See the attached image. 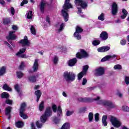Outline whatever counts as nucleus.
I'll list each match as a JSON object with an SVG mask.
<instances>
[{
	"label": "nucleus",
	"instance_id": "obj_1",
	"mask_svg": "<svg viewBox=\"0 0 129 129\" xmlns=\"http://www.w3.org/2000/svg\"><path fill=\"white\" fill-rule=\"evenodd\" d=\"M70 0H66L61 11V14L64 19L65 22H67V21H68V18H69V15H68V9H72V5L70 4Z\"/></svg>",
	"mask_w": 129,
	"mask_h": 129
},
{
	"label": "nucleus",
	"instance_id": "obj_2",
	"mask_svg": "<svg viewBox=\"0 0 129 129\" xmlns=\"http://www.w3.org/2000/svg\"><path fill=\"white\" fill-rule=\"evenodd\" d=\"M75 74L71 72H65L63 73V79L69 83L70 82H73V81L75 80Z\"/></svg>",
	"mask_w": 129,
	"mask_h": 129
},
{
	"label": "nucleus",
	"instance_id": "obj_3",
	"mask_svg": "<svg viewBox=\"0 0 129 129\" xmlns=\"http://www.w3.org/2000/svg\"><path fill=\"white\" fill-rule=\"evenodd\" d=\"M75 4L78 9V14H81V8H82V9L87 8V3L85 2L84 0H75ZM79 7H80V8H79Z\"/></svg>",
	"mask_w": 129,
	"mask_h": 129
},
{
	"label": "nucleus",
	"instance_id": "obj_4",
	"mask_svg": "<svg viewBox=\"0 0 129 129\" xmlns=\"http://www.w3.org/2000/svg\"><path fill=\"white\" fill-rule=\"evenodd\" d=\"M52 115V109L50 107L46 108L44 114L40 117V120L41 122H46L48 116H51Z\"/></svg>",
	"mask_w": 129,
	"mask_h": 129
},
{
	"label": "nucleus",
	"instance_id": "obj_5",
	"mask_svg": "<svg viewBox=\"0 0 129 129\" xmlns=\"http://www.w3.org/2000/svg\"><path fill=\"white\" fill-rule=\"evenodd\" d=\"M110 121L114 127H120L121 126V121L116 117L110 116Z\"/></svg>",
	"mask_w": 129,
	"mask_h": 129
},
{
	"label": "nucleus",
	"instance_id": "obj_6",
	"mask_svg": "<svg viewBox=\"0 0 129 129\" xmlns=\"http://www.w3.org/2000/svg\"><path fill=\"white\" fill-rule=\"evenodd\" d=\"M94 100L95 101H99V104H102L103 105H105L106 106H109V107H113L112 106V103L110 101H105L103 100H100V97L97 96L93 99L92 101Z\"/></svg>",
	"mask_w": 129,
	"mask_h": 129
},
{
	"label": "nucleus",
	"instance_id": "obj_7",
	"mask_svg": "<svg viewBox=\"0 0 129 129\" xmlns=\"http://www.w3.org/2000/svg\"><path fill=\"white\" fill-rule=\"evenodd\" d=\"M26 103H23L21 104L20 107V115L22 118H24V119H27V118H28V116L24 113V111H25L26 109Z\"/></svg>",
	"mask_w": 129,
	"mask_h": 129
},
{
	"label": "nucleus",
	"instance_id": "obj_8",
	"mask_svg": "<svg viewBox=\"0 0 129 129\" xmlns=\"http://www.w3.org/2000/svg\"><path fill=\"white\" fill-rule=\"evenodd\" d=\"M76 57H77V58H78L79 59H82L83 58H87V57H88V54L84 50L81 49L80 50V52H78L76 54Z\"/></svg>",
	"mask_w": 129,
	"mask_h": 129
},
{
	"label": "nucleus",
	"instance_id": "obj_9",
	"mask_svg": "<svg viewBox=\"0 0 129 129\" xmlns=\"http://www.w3.org/2000/svg\"><path fill=\"white\" fill-rule=\"evenodd\" d=\"M20 43L23 46L29 47V46L31 45V42L29 41V39H28L27 36H24V39L20 41Z\"/></svg>",
	"mask_w": 129,
	"mask_h": 129
},
{
	"label": "nucleus",
	"instance_id": "obj_10",
	"mask_svg": "<svg viewBox=\"0 0 129 129\" xmlns=\"http://www.w3.org/2000/svg\"><path fill=\"white\" fill-rule=\"evenodd\" d=\"M89 67L88 65H86L83 67V71L80 73L78 76V80H81L83 76L86 74V72H87V70H88Z\"/></svg>",
	"mask_w": 129,
	"mask_h": 129
},
{
	"label": "nucleus",
	"instance_id": "obj_11",
	"mask_svg": "<svg viewBox=\"0 0 129 129\" xmlns=\"http://www.w3.org/2000/svg\"><path fill=\"white\" fill-rule=\"evenodd\" d=\"M82 31L83 30L81 27L77 26L76 28V32L74 34V36L77 39V40H80V39H81V36L79 34V33H81Z\"/></svg>",
	"mask_w": 129,
	"mask_h": 129
},
{
	"label": "nucleus",
	"instance_id": "obj_12",
	"mask_svg": "<svg viewBox=\"0 0 129 129\" xmlns=\"http://www.w3.org/2000/svg\"><path fill=\"white\" fill-rule=\"evenodd\" d=\"M15 31H11L9 32V34L7 36V39L8 40L9 43H11V40H16L17 39V36L15 35Z\"/></svg>",
	"mask_w": 129,
	"mask_h": 129
},
{
	"label": "nucleus",
	"instance_id": "obj_13",
	"mask_svg": "<svg viewBox=\"0 0 129 129\" xmlns=\"http://www.w3.org/2000/svg\"><path fill=\"white\" fill-rule=\"evenodd\" d=\"M104 74V68L99 67L95 70V75L96 76H102Z\"/></svg>",
	"mask_w": 129,
	"mask_h": 129
},
{
	"label": "nucleus",
	"instance_id": "obj_14",
	"mask_svg": "<svg viewBox=\"0 0 129 129\" xmlns=\"http://www.w3.org/2000/svg\"><path fill=\"white\" fill-rule=\"evenodd\" d=\"M39 62H40V59L38 58H36L34 60L32 67L33 72H37L38 70H39Z\"/></svg>",
	"mask_w": 129,
	"mask_h": 129
},
{
	"label": "nucleus",
	"instance_id": "obj_15",
	"mask_svg": "<svg viewBox=\"0 0 129 129\" xmlns=\"http://www.w3.org/2000/svg\"><path fill=\"white\" fill-rule=\"evenodd\" d=\"M26 50H27V48L26 47H23L20 49L19 52L16 53L17 56H18V57H21V58H27V55L23 54V53H25V52H26Z\"/></svg>",
	"mask_w": 129,
	"mask_h": 129
},
{
	"label": "nucleus",
	"instance_id": "obj_16",
	"mask_svg": "<svg viewBox=\"0 0 129 129\" xmlns=\"http://www.w3.org/2000/svg\"><path fill=\"white\" fill-rule=\"evenodd\" d=\"M118 9L117 8V4L115 3H113L112 5V11L111 14L112 16H116Z\"/></svg>",
	"mask_w": 129,
	"mask_h": 129
},
{
	"label": "nucleus",
	"instance_id": "obj_17",
	"mask_svg": "<svg viewBox=\"0 0 129 129\" xmlns=\"http://www.w3.org/2000/svg\"><path fill=\"white\" fill-rule=\"evenodd\" d=\"M38 77H39L38 75H36L35 76H30L28 77V79L30 82H32L33 83H34L36 81H38V80H37V78H38Z\"/></svg>",
	"mask_w": 129,
	"mask_h": 129
},
{
	"label": "nucleus",
	"instance_id": "obj_18",
	"mask_svg": "<svg viewBox=\"0 0 129 129\" xmlns=\"http://www.w3.org/2000/svg\"><path fill=\"white\" fill-rule=\"evenodd\" d=\"M76 63H77V59H76V58H74L73 59H71L69 60V61L68 62V65L70 67H73V66H75V64H76Z\"/></svg>",
	"mask_w": 129,
	"mask_h": 129
},
{
	"label": "nucleus",
	"instance_id": "obj_19",
	"mask_svg": "<svg viewBox=\"0 0 129 129\" xmlns=\"http://www.w3.org/2000/svg\"><path fill=\"white\" fill-rule=\"evenodd\" d=\"M100 38L101 40H103V41H105V40H107V38H108V34L105 31H103L101 33Z\"/></svg>",
	"mask_w": 129,
	"mask_h": 129
},
{
	"label": "nucleus",
	"instance_id": "obj_20",
	"mask_svg": "<svg viewBox=\"0 0 129 129\" xmlns=\"http://www.w3.org/2000/svg\"><path fill=\"white\" fill-rule=\"evenodd\" d=\"M98 52H106V51H108L109 50H110V47L109 46H103L101 47H99L98 48Z\"/></svg>",
	"mask_w": 129,
	"mask_h": 129
},
{
	"label": "nucleus",
	"instance_id": "obj_21",
	"mask_svg": "<svg viewBox=\"0 0 129 129\" xmlns=\"http://www.w3.org/2000/svg\"><path fill=\"white\" fill-rule=\"evenodd\" d=\"M115 57H116V55L115 54L112 55H107L103 57L101 61V62H105V61H107V60H109L110 58H115Z\"/></svg>",
	"mask_w": 129,
	"mask_h": 129
},
{
	"label": "nucleus",
	"instance_id": "obj_22",
	"mask_svg": "<svg viewBox=\"0 0 129 129\" xmlns=\"http://www.w3.org/2000/svg\"><path fill=\"white\" fill-rule=\"evenodd\" d=\"M57 114L58 117H61L63 116V112L62 111V108H61V106H58L57 110Z\"/></svg>",
	"mask_w": 129,
	"mask_h": 129
},
{
	"label": "nucleus",
	"instance_id": "obj_23",
	"mask_svg": "<svg viewBox=\"0 0 129 129\" xmlns=\"http://www.w3.org/2000/svg\"><path fill=\"white\" fill-rule=\"evenodd\" d=\"M45 6H46V2L41 1V3H40V11H41V13H44Z\"/></svg>",
	"mask_w": 129,
	"mask_h": 129
},
{
	"label": "nucleus",
	"instance_id": "obj_24",
	"mask_svg": "<svg viewBox=\"0 0 129 129\" xmlns=\"http://www.w3.org/2000/svg\"><path fill=\"white\" fill-rule=\"evenodd\" d=\"M35 94L37 96L36 101H37V102H39V100H40V97H41V95H42V93L41 92V91L37 90V91H35Z\"/></svg>",
	"mask_w": 129,
	"mask_h": 129
},
{
	"label": "nucleus",
	"instance_id": "obj_25",
	"mask_svg": "<svg viewBox=\"0 0 129 129\" xmlns=\"http://www.w3.org/2000/svg\"><path fill=\"white\" fill-rule=\"evenodd\" d=\"M106 119H107V116L103 115L102 116V121L104 126H106V125H107V122L106 121Z\"/></svg>",
	"mask_w": 129,
	"mask_h": 129
},
{
	"label": "nucleus",
	"instance_id": "obj_26",
	"mask_svg": "<svg viewBox=\"0 0 129 129\" xmlns=\"http://www.w3.org/2000/svg\"><path fill=\"white\" fill-rule=\"evenodd\" d=\"M44 104L45 102H44V101H41L39 105V110L40 111H43V110H44V108H45Z\"/></svg>",
	"mask_w": 129,
	"mask_h": 129
},
{
	"label": "nucleus",
	"instance_id": "obj_27",
	"mask_svg": "<svg viewBox=\"0 0 129 129\" xmlns=\"http://www.w3.org/2000/svg\"><path fill=\"white\" fill-rule=\"evenodd\" d=\"M6 70H7V67L3 66L0 69V76L4 75L6 73Z\"/></svg>",
	"mask_w": 129,
	"mask_h": 129
},
{
	"label": "nucleus",
	"instance_id": "obj_28",
	"mask_svg": "<svg viewBox=\"0 0 129 129\" xmlns=\"http://www.w3.org/2000/svg\"><path fill=\"white\" fill-rule=\"evenodd\" d=\"M122 15L121 16V18L122 19H125V18H126V16H127V11L125 9H123L122 11Z\"/></svg>",
	"mask_w": 129,
	"mask_h": 129
},
{
	"label": "nucleus",
	"instance_id": "obj_29",
	"mask_svg": "<svg viewBox=\"0 0 129 129\" xmlns=\"http://www.w3.org/2000/svg\"><path fill=\"white\" fill-rule=\"evenodd\" d=\"M16 126L17 127H18V128H21V127H23L24 126V122L22 121H18L16 123Z\"/></svg>",
	"mask_w": 129,
	"mask_h": 129
},
{
	"label": "nucleus",
	"instance_id": "obj_30",
	"mask_svg": "<svg viewBox=\"0 0 129 129\" xmlns=\"http://www.w3.org/2000/svg\"><path fill=\"white\" fill-rule=\"evenodd\" d=\"M61 129H70V124L69 123H65L61 127Z\"/></svg>",
	"mask_w": 129,
	"mask_h": 129
},
{
	"label": "nucleus",
	"instance_id": "obj_31",
	"mask_svg": "<svg viewBox=\"0 0 129 129\" xmlns=\"http://www.w3.org/2000/svg\"><path fill=\"white\" fill-rule=\"evenodd\" d=\"M3 89L5 90H7L8 91H12V88L10 87L7 84L4 85Z\"/></svg>",
	"mask_w": 129,
	"mask_h": 129
},
{
	"label": "nucleus",
	"instance_id": "obj_32",
	"mask_svg": "<svg viewBox=\"0 0 129 129\" xmlns=\"http://www.w3.org/2000/svg\"><path fill=\"white\" fill-rule=\"evenodd\" d=\"M26 16L28 19H32L33 18V12L27 11Z\"/></svg>",
	"mask_w": 129,
	"mask_h": 129
},
{
	"label": "nucleus",
	"instance_id": "obj_33",
	"mask_svg": "<svg viewBox=\"0 0 129 129\" xmlns=\"http://www.w3.org/2000/svg\"><path fill=\"white\" fill-rule=\"evenodd\" d=\"M58 27H59V28L58 29V32H60L63 30L64 27H65V25L64 23H61V24H58Z\"/></svg>",
	"mask_w": 129,
	"mask_h": 129
},
{
	"label": "nucleus",
	"instance_id": "obj_34",
	"mask_svg": "<svg viewBox=\"0 0 129 129\" xmlns=\"http://www.w3.org/2000/svg\"><path fill=\"white\" fill-rule=\"evenodd\" d=\"M14 88H15V90H16V91H17V92H18V93L21 92V88H20V86H19V85L18 84H16L14 85Z\"/></svg>",
	"mask_w": 129,
	"mask_h": 129
},
{
	"label": "nucleus",
	"instance_id": "obj_35",
	"mask_svg": "<svg viewBox=\"0 0 129 129\" xmlns=\"http://www.w3.org/2000/svg\"><path fill=\"white\" fill-rule=\"evenodd\" d=\"M58 56L55 55L52 59V62L53 63H54V64H57V63H58Z\"/></svg>",
	"mask_w": 129,
	"mask_h": 129
},
{
	"label": "nucleus",
	"instance_id": "obj_36",
	"mask_svg": "<svg viewBox=\"0 0 129 129\" xmlns=\"http://www.w3.org/2000/svg\"><path fill=\"white\" fill-rule=\"evenodd\" d=\"M9 95L7 92H4L1 94L2 98H8Z\"/></svg>",
	"mask_w": 129,
	"mask_h": 129
},
{
	"label": "nucleus",
	"instance_id": "obj_37",
	"mask_svg": "<svg viewBox=\"0 0 129 129\" xmlns=\"http://www.w3.org/2000/svg\"><path fill=\"white\" fill-rule=\"evenodd\" d=\"M114 70H121L122 69V67L120 64H116L114 67Z\"/></svg>",
	"mask_w": 129,
	"mask_h": 129
},
{
	"label": "nucleus",
	"instance_id": "obj_38",
	"mask_svg": "<svg viewBox=\"0 0 129 129\" xmlns=\"http://www.w3.org/2000/svg\"><path fill=\"white\" fill-rule=\"evenodd\" d=\"M88 117L89 121H92V119H93V113H92V112H90L88 115Z\"/></svg>",
	"mask_w": 129,
	"mask_h": 129
},
{
	"label": "nucleus",
	"instance_id": "obj_39",
	"mask_svg": "<svg viewBox=\"0 0 129 129\" xmlns=\"http://www.w3.org/2000/svg\"><path fill=\"white\" fill-rule=\"evenodd\" d=\"M30 31L31 33L33 34V35H36V29H35V27H34V26H31L30 28Z\"/></svg>",
	"mask_w": 129,
	"mask_h": 129
},
{
	"label": "nucleus",
	"instance_id": "obj_40",
	"mask_svg": "<svg viewBox=\"0 0 129 129\" xmlns=\"http://www.w3.org/2000/svg\"><path fill=\"white\" fill-rule=\"evenodd\" d=\"M100 44V41L99 40H94L92 42L93 46H97Z\"/></svg>",
	"mask_w": 129,
	"mask_h": 129
},
{
	"label": "nucleus",
	"instance_id": "obj_41",
	"mask_svg": "<svg viewBox=\"0 0 129 129\" xmlns=\"http://www.w3.org/2000/svg\"><path fill=\"white\" fill-rule=\"evenodd\" d=\"M17 76L18 78H22L23 76H24V74L21 72H17Z\"/></svg>",
	"mask_w": 129,
	"mask_h": 129
},
{
	"label": "nucleus",
	"instance_id": "obj_42",
	"mask_svg": "<svg viewBox=\"0 0 129 129\" xmlns=\"http://www.w3.org/2000/svg\"><path fill=\"white\" fill-rule=\"evenodd\" d=\"M11 110H12V107H8L6 108V114H10V112H11Z\"/></svg>",
	"mask_w": 129,
	"mask_h": 129
},
{
	"label": "nucleus",
	"instance_id": "obj_43",
	"mask_svg": "<svg viewBox=\"0 0 129 129\" xmlns=\"http://www.w3.org/2000/svg\"><path fill=\"white\" fill-rule=\"evenodd\" d=\"M98 19L100 20V21H104V14L102 13L99 16Z\"/></svg>",
	"mask_w": 129,
	"mask_h": 129
},
{
	"label": "nucleus",
	"instance_id": "obj_44",
	"mask_svg": "<svg viewBox=\"0 0 129 129\" xmlns=\"http://www.w3.org/2000/svg\"><path fill=\"white\" fill-rule=\"evenodd\" d=\"M121 109L123 111H129V107L127 106H123Z\"/></svg>",
	"mask_w": 129,
	"mask_h": 129
},
{
	"label": "nucleus",
	"instance_id": "obj_45",
	"mask_svg": "<svg viewBox=\"0 0 129 129\" xmlns=\"http://www.w3.org/2000/svg\"><path fill=\"white\" fill-rule=\"evenodd\" d=\"M53 122H54V123H59V122H60V120H61V119L60 118H58L55 117L54 118H53Z\"/></svg>",
	"mask_w": 129,
	"mask_h": 129
},
{
	"label": "nucleus",
	"instance_id": "obj_46",
	"mask_svg": "<svg viewBox=\"0 0 129 129\" xmlns=\"http://www.w3.org/2000/svg\"><path fill=\"white\" fill-rule=\"evenodd\" d=\"M73 113H74V111L73 110L72 111L68 110L67 111L66 115L67 116H70V115H72Z\"/></svg>",
	"mask_w": 129,
	"mask_h": 129
},
{
	"label": "nucleus",
	"instance_id": "obj_47",
	"mask_svg": "<svg viewBox=\"0 0 129 129\" xmlns=\"http://www.w3.org/2000/svg\"><path fill=\"white\" fill-rule=\"evenodd\" d=\"M10 22V19L8 18L4 19L3 20V23L4 25H7V24H9Z\"/></svg>",
	"mask_w": 129,
	"mask_h": 129
},
{
	"label": "nucleus",
	"instance_id": "obj_48",
	"mask_svg": "<svg viewBox=\"0 0 129 129\" xmlns=\"http://www.w3.org/2000/svg\"><path fill=\"white\" fill-rule=\"evenodd\" d=\"M36 126L38 128H41V127L42 126L43 124L41 123L40 121H37L36 123Z\"/></svg>",
	"mask_w": 129,
	"mask_h": 129
},
{
	"label": "nucleus",
	"instance_id": "obj_49",
	"mask_svg": "<svg viewBox=\"0 0 129 129\" xmlns=\"http://www.w3.org/2000/svg\"><path fill=\"white\" fill-rule=\"evenodd\" d=\"M25 68V62H22L19 66V69L23 70Z\"/></svg>",
	"mask_w": 129,
	"mask_h": 129
},
{
	"label": "nucleus",
	"instance_id": "obj_50",
	"mask_svg": "<svg viewBox=\"0 0 129 129\" xmlns=\"http://www.w3.org/2000/svg\"><path fill=\"white\" fill-rule=\"evenodd\" d=\"M52 108L53 112H57V106L55 104L52 105Z\"/></svg>",
	"mask_w": 129,
	"mask_h": 129
},
{
	"label": "nucleus",
	"instance_id": "obj_51",
	"mask_svg": "<svg viewBox=\"0 0 129 129\" xmlns=\"http://www.w3.org/2000/svg\"><path fill=\"white\" fill-rule=\"evenodd\" d=\"M95 119L96 121H98V120H99V113H97L95 114Z\"/></svg>",
	"mask_w": 129,
	"mask_h": 129
},
{
	"label": "nucleus",
	"instance_id": "obj_52",
	"mask_svg": "<svg viewBox=\"0 0 129 129\" xmlns=\"http://www.w3.org/2000/svg\"><path fill=\"white\" fill-rule=\"evenodd\" d=\"M116 94V96H118V97H120V98H121V97H122V94L119 91H117Z\"/></svg>",
	"mask_w": 129,
	"mask_h": 129
},
{
	"label": "nucleus",
	"instance_id": "obj_53",
	"mask_svg": "<svg viewBox=\"0 0 129 129\" xmlns=\"http://www.w3.org/2000/svg\"><path fill=\"white\" fill-rule=\"evenodd\" d=\"M78 100L80 102H85V101H86V99L85 98H79L78 99Z\"/></svg>",
	"mask_w": 129,
	"mask_h": 129
},
{
	"label": "nucleus",
	"instance_id": "obj_54",
	"mask_svg": "<svg viewBox=\"0 0 129 129\" xmlns=\"http://www.w3.org/2000/svg\"><path fill=\"white\" fill-rule=\"evenodd\" d=\"M27 4H28V0H23V1L21 4V6L23 7V6Z\"/></svg>",
	"mask_w": 129,
	"mask_h": 129
},
{
	"label": "nucleus",
	"instance_id": "obj_55",
	"mask_svg": "<svg viewBox=\"0 0 129 129\" xmlns=\"http://www.w3.org/2000/svg\"><path fill=\"white\" fill-rule=\"evenodd\" d=\"M86 83H87V80L85 78H84L82 81V85H85Z\"/></svg>",
	"mask_w": 129,
	"mask_h": 129
},
{
	"label": "nucleus",
	"instance_id": "obj_56",
	"mask_svg": "<svg viewBox=\"0 0 129 129\" xmlns=\"http://www.w3.org/2000/svg\"><path fill=\"white\" fill-rule=\"evenodd\" d=\"M6 103H7V104H12L13 103V101L10 99H7L6 101Z\"/></svg>",
	"mask_w": 129,
	"mask_h": 129
},
{
	"label": "nucleus",
	"instance_id": "obj_57",
	"mask_svg": "<svg viewBox=\"0 0 129 129\" xmlns=\"http://www.w3.org/2000/svg\"><path fill=\"white\" fill-rule=\"evenodd\" d=\"M125 82L126 84H129V77H125Z\"/></svg>",
	"mask_w": 129,
	"mask_h": 129
},
{
	"label": "nucleus",
	"instance_id": "obj_58",
	"mask_svg": "<svg viewBox=\"0 0 129 129\" xmlns=\"http://www.w3.org/2000/svg\"><path fill=\"white\" fill-rule=\"evenodd\" d=\"M11 13L12 16H14V15H15V9L13 7L11 8Z\"/></svg>",
	"mask_w": 129,
	"mask_h": 129
},
{
	"label": "nucleus",
	"instance_id": "obj_59",
	"mask_svg": "<svg viewBox=\"0 0 129 129\" xmlns=\"http://www.w3.org/2000/svg\"><path fill=\"white\" fill-rule=\"evenodd\" d=\"M120 44L121 45H122V46H124V45H125V44H126V42L125 41V40L122 39L120 41Z\"/></svg>",
	"mask_w": 129,
	"mask_h": 129
},
{
	"label": "nucleus",
	"instance_id": "obj_60",
	"mask_svg": "<svg viewBox=\"0 0 129 129\" xmlns=\"http://www.w3.org/2000/svg\"><path fill=\"white\" fill-rule=\"evenodd\" d=\"M12 29L14 30V31H17L19 29V27H18L17 25H13Z\"/></svg>",
	"mask_w": 129,
	"mask_h": 129
},
{
	"label": "nucleus",
	"instance_id": "obj_61",
	"mask_svg": "<svg viewBox=\"0 0 129 129\" xmlns=\"http://www.w3.org/2000/svg\"><path fill=\"white\" fill-rule=\"evenodd\" d=\"M0 4L1 6H5L6 2H5V0H0Z\"/></svg>",
	"mask_w": 129,
	"mask_h": 129
},
{
	"label": "nucleus",
	"instance_id": "obj_62",
	"mask_svg": "<svg viewBox=\"0 0 129 129\" xmlns=\"http://www.w3.org/2000/svg\"><path fill=\"white\" fill-rule=\"evenodd\" d=\"M5 43L6 45L7 46H8L10 48V49H11V50L12 49V46H11V45H10V44H9V43H8V42H5Z\"/></svg>",
	"mask_w": 129,
	"mask_h": 129
},
{
	"label": "nucleus",
	"instance_id": "obj_63",
	"mask_svg": "<svg viewBox=\"0 0 129 129\" xmlns=\"http://www.w3.org/2000/svg\"><path fill=\"white\" fill-rule=\"evenodd\" d=\"M31 128H32V129H36V128H35V124H34V123H32L31 124Z\"/></svg>",
	"mask_w": 129,
	"mask_h": 129
},
{
	"label": "nucleus",
	"instance_id": "obj_64",
	"mask_svg": "<svg viewBox=\"0 0 129 129\" xmlns=\"http://www.w3.org/2000/svg\"><path fill=\"white\" fill-rule=\"evenodd\" d=\"M62 95L64 97H67V94L65 92H62Z\"/></svg>",
	"mask_w": 129,
	"mask_h": 129
}]
</instances>
